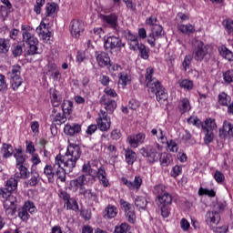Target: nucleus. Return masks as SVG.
Wrapping results in <instances>:
<instances>
[{
    "mask_svg": "<svg viewBox=\"0 0 233 233\" xmlns=\"http://www.w3.org/2000/svg\"><path fill=\"white\" fill-rule=\"evenodd\" d=\"M81 157V148L77 145H70L67 147V151L65 156L57 155L55 158L60 165H64V168L67 172H72L76 168L77 160Z\"/></svg>",
    "mask_w": 233,
    "mask_h": 233,
    "instance_id": "obj_1",
    "label": "nucleus"
},
{
    "mask_svg": "<svg viewBox=\"0 0 233 233\" xmlns=\"http://www.w3.org/2000/svg\"><path fill=\"white\" fill-rule=\"evenodd\" d=\"M152 76H154V68L147 67L146 72V81L148 92L149 94L156 96L158 103H164V101L168 99V94L167 93V90H165V87L161 86V83L158 82L157 79L152 78Z\"/></svg>",
    "mask_w": 233,
    "mask_h": 233,
    "instance_id": "obj_2",
    "label": "nucleus"
},
{
    "mask_svg": "<svg viewBox=\"0 0 233 233\" xmlns=\"http://www.w3.org/2000/svg\"><path fill=\"white\" fill-rule=\"evenodd\" d=\"M161 150H163V146L155 144L154 146L141 148L140 154L143 157H146L148 163H156L160 157Z\"/></svg>",
    "mask_w": 233,
    "mask_h": 233,
    "instance_id": "obj_3",
    "label": "nucleus"
},
{
    "mask_svg": "<svg viewBox=\"0 0 233 233\" xmlns=\"http://www.w3.org/2000/svg\"><path fill=\"white\" fill-rule=\"evenodd\" d=\"M210 51H208V46H205L203 42L201 41H197L196 42V47L193 51V59L195 61H206L208 62L210 61Z\"/></svg>",
    "mask_w": 233,
    "mask_h": 233,
    "instance_id": "obj_4",
    "label": "nucleus"
},
{
    "mask_svg": "<svg viewBox=\"0 0 233 233\" xmlns=\"http://www.w3.org/2000/svg\"><path fill=\"white\" fill-rule=\"evenodd\" d=\"M23 41L28 45L25 56H35V54H37V45H39V40H37L30 31L23 30Z\"/></svg>",
    "mask_w": 233,
    "mask_h": 233,
    "instance_id": "obj_5",
    "label": "nucleus"
},
{
    "mask_svg": "<svg viewBox=\"0 0 233 233\" xmlns=\"http://www.w3.org/2000/svg\"><path fill=\"white\" fill-rule=\"evenodd\" d=\"M94 177H88L85 176H79L76 179L72 180L70 185L71 187H75L76 188H79V195L84 196V198L86 196L87 192L90 189H86L85 187V185H88V183H94Z\"/></svg>",
    "mask_w": 233,
    "mask_h": 233,
    "instance_id": "obj_6",
    "label": "nucleus"
},
{
    "mask_svg": "<svg viewBox=\"0 0 233 233\" xmlns=\"http://www.w3.org/2000/svg\"><path fill=\"white\" fill-rule=\"evenodd\" d=\"M59 198L65 201L64 208H66V210H74V212L79 210L77 201L75 200V198H70V194L66 191H60Z\"/></svg>",
    "mask_w": 233,
    "mask_h": 233,
    "instance_id": "obj_7",
    "label": "nucleus"
},
{
    "mask_svg": "<svg viewBox=\"0 0 233 233\" xmlns=\"http://www.w3.org/2000/svg\"><path fill=\"white\" fill-rule=\"evenodd\" d=\"M96 123L101 132H107V130H110V125H112L110 117H108V113L103 110H100V112L98 113V118L96 119Z\"/></svg>",
    "mask_w": 233,
    "mask_h": 233,
    "instance_id": "obj_8",
    "label": "nucleus"
},
{
    "mask_svg": "<svg viewBox=\"0 0 233 233\" xmlns=\"http://www.w3.org/2000/svg\"><path fill=\"white\" fill-rule=\"evenodd\" d=\"M37 208H35V205H34V202L27 201L25 203L24 207L20 208L18 209V218L22 219V221H28V218H30V214H34Z\"/></svg>",
    "mask_w": 233,
    "mask_h": 233,
    "instance_id": "obj_9",
    "label": "nucleus"
},
{
    "mask_svg": "<svg viewBox=\"0 0 233 233\" xmlns=\"http://www.w3.org/2000/svg\"><path fill=\"white\" fill-rule=\"evenodd\" d=\"M9 76L11 77V86L13 90H17L20 85L23 84V79H21V66H13L11 72H9Z\"/></svg>",
    "mask_w": 233,
    "mask_h": 233,
    "instance_id": "obj_10",
    "label": "nucleus"
},
{
    "mask_svg": "<svg viewBox=\"0 0 233 233\" xmlns=\"http://www.w3.org/2000/svg\"><path fill=\"white\" fill-rule=\"evenodd\" d=\"M205 218L207 225H208L212 230H215L214 228H216L221 221V216L218 211H208Z\"/></svg>",
    "mask_w": 233,
    "mask_h": 233,
    "instance_id": "obj_11",
    "label": "nucleus"
},
{
    "mask_svg": "<svg viewBox=\"0 0 233 233\" xmlns=\"http://www.w3.org/2000/svg\"><path fill=\"white\" fill-rule=\"evenodd\" d=\"M150 30L151 33L148 35L147 43L150 44V46H156V39L163 37L165 32L163 31V26L160 25L150 27Z\"/></svg>",
    "mask_w": 233,
    "mask_h": 233,
    "instance_id": "obj_12",
    "label": "nucleus"
},
{
    "mask_svg": "<svg viewBox=\"0 0 233 233\" xmlns=\"http://www.w3.org/2000/svg\"><path fill=\"white\" fill-rule=\"evenodd\" d=\"M14 190H17V179L10 178L7 180L5 187L0 189V196L5 199H8V196H12Z\"/></svg>",
    "mask_w": 233,
    "mask_h": 233,
    "instance_id": "obj_13",
    "label": "nucleus"
},
{
    "mask_svg": "<svg viewBox=\"0 0 233 233\" xmlns=\"http://www.w3.org/2000/svg\"><path fill=\"white\" fill-rule=\"evenodd\" d=\"M120 205L125 211V216L129 223H134L136 221V212L134 211V206L132 204L120 200Z\"/></svg>",
    "mask_w": 233,
    "mask_h": 233,
    "instance_id": "obj_14",
    "label": "nucleus"
},
{
    "mask_svg": "<svg viewBox=\"0 0 233 233\" xmlns=\"http://www.w3.org/2000/svg\"><path fill=\"white\" fill-rule=\"evenodd\" d=\"M100 19L103 21L104 25L109 26L113 30H117L119 24L117 22V15L110 14V15H100Z\"/></svg>",
    "mask_w": 233,
    "mask_h": 233,
    "instance_id": "obj_15",
    "label": "nucleus"
},
{
    "mask_svg": "<svg viewBox=\"0 0 233 233\" xmlns=\"http://www.w3.org/2000/svg\"><path fill=\"white\" fill-rule=\"evenodd\" d=\"M100 105H103L106 114H114V110L117 108L116 100L111 99L108 96H103L100 98Z\"/></svg>",
    "mask_w": 233,
    "mask_h": 233,
    "instance_id": "obj_16",
    "label": "nucleus"
},
{
    "mask_svg": "<svg viewBox=\"0 0 233 233\" xmlns=\"http://www.w3.org/2000/svg\"><path fill=\"white\" fill-rule=\"evenodd\" d=\"M125 46V43L116 36H109L105 41L104 47L106 50H112L114 48H121Z\"/></svg>",
    "mask_w": 233,
    "mask_h": 233,
    "instance_id": "obj_17",
    "label": "nucleus"
},
{
    "mask_svg": "<svg viewBox=\"0 0 233 233\" xmlns=\"http://www.w3.org/2000/svg\"><path fill=\"white\" fill-rule=\"evenodd\" d=\"M15 201L16 198L14 195H8L7 198L4 200V208L7 216H14L15 214Z\"/></svg>",
    "mask_w": 233,
    "mask_h": 233,
    "instance_id": "obj_18",
    "label": "nucleus"
},
{
    "mask_svg": "<svg viewBox=\"0 0 233 233\" xmlns=\"http://www.w3.org/2000/svg\"><path fill=\"white\" fill-rule=\"evenodd\" d=\"M145 137L146 136L144 133H138L137 135L127 137V141L132 148H137L139 145H143V143H145Z\"/></svg>",
    "mask_w": 233,
    "mask_h": 233,
    "instance_id": "obj_19",
    "label": "nucleus"
},
{
    "mask_svg": "<svg viewBox=\"0 0 233 233\" xmlns=\"http://www.w3.org/2000/svg\"><path fill=\"white\" fill-rule=\"evenodd\" d=\"M69 27L73 37H79V35H81V32L85 30V25L79 20H73Z\"/></svg>",
    "mask_w": 233,
    "mask_h": 233,
    "instance_id": "obj_20",
    "label": "nucleus"
},
{
    "mask_svg": "<svg viewBox=\"0 0 233 233\" xmlns=\"http://www.w3.org/2000/svg\"><path fill=\"white\" fill-rule=\"evenodd\" d=\"M122 35L127 39L129 42L130 50H137V46L139 43L137 42V36L132 34L129 30H126L122 32Z\"/></svg>",
    "mask_w": 233,
    "mask_h": 233,
    "instance_id": "obj_21",
    "label": "nucleus"
},
{
    "mask_svg": "<svg viewBox=\"0 0 233 233\" xmlns=\"http://www.w3.org/2000/svg\"><path fill=\"white\" fill-rule=\"evenodd\" d=\"M54 170L55 176L57 177V179L62 183H65V181H66V172H68L66 168L61 167V165L55 160Z\"/></svg>",
    "mask_w": 233,
    "mask_h": 233,
    "instance_id": "obj_22",
    "label": "nucleus"
},
{
    "mask_svg": "<svg viewBox=\"0 0 233 233\" xmlns=\"http://www.w3.org/2000/svg\"><path fill=\"white\" fill-rule=\"evenodd\" d=\"M36 33L44 41H50V37L52 36V32L48 30V27H46V24H40L38 27H36Z\"/></svg>",
    "mask_w": 233,
    "mask_h": 233,
    "instance_id": "obj_23",
    "label": "nucleus"
},
{
    "mask_svg": "<svg viewBox=\"0 0 233 233\" xmlns=\"http://www.w3.org/2000/svg\"><path fill=\"white\" fill-rule=\"evenodd\" d=\"M169 205H172V195L164 193L157 196V207H169Z\"/></svg>",
    "mask_w": 233,
    "mask_h": 233,
    "instance_id": "obj_24",
    "label": "nucleus"
},
{
    "mask_svg": "<svg viewBox=\"0 0 233 233\" xmlns=\"http://www.w3.org/2000/svg\"><path fill=\"white\" fill-rule=\"evenodd\" d=\"M95 177H97L102 186L108 187L109 183L108 178H106V170L105 169V167L101 166L98 167Z\"/></svg>",
    "mask_w": 233,
    "mask_h": 233,
    "instance_id": "obj_25",
    "label": "nucleus"
},
{
    "mask_svg": "<svg viewBox=\"0 0 233 233\" xmlns=\"http://www.w3.org/2000/svg\"><path fill=\"white\" fill-rule=\"evenodd\" d=\"M96 61L102 68L110 65V56L105 52L96 53Z\"/></svg>",
    "mask_w": 233,
    "mask_h": 233,
    "instance_id": "obj_26",
    "label": "nucleus"
},
{
    "mask_svg": "<svg viewBox=\"0 0 233 233\" xmlns=\"http://www.w3.org/2000/svg\"><path fill=\"white\" fill-rule=\"evenodd\" d=\"M64 132L66 136H76V134H79L81 132V125L74 124V125H66L64 127Z\"/></svg>",
    "mask_w": 233,
    "mask_h": 233,
    "instance_id": "obj_27",
    "label": "nucleus"
},
{
    "mask_svg": "<svg viewBox=\"0 0 233 233\" xmlns=\"http://www.w3.org/2000/svg\"><path fill=\"white\" fill-rule=\"evenodd\" d=\"M44 176L47 177L48 183H54V177H56V169H54V166L46 165L44 167Z\"/></svg>",
    "mask_w": 233,
    "mask_h": 233,
    "instance_id": "obj_28",
    "label": "nucleus"
},
{
    "mask_svg": "<svg viewBox=\"0 0 233 233\" xmlns=\"http://www.w3.org/2000/svg\"><path fill=\"white\" fill-rule=\"evenodd\" d=\"M125 157L127 165H134L137 159V155L132 149H125Z\"/></svg>",
    "mask_w": 233,
    "mask_h": 233,
    "instance_id": "obj_29",
    "label": "nucleus"
},
{
    "mask_svg": "<svg viewBox=\"0 0 233 233\" xmlns=\"http://www.w3.org/2000/svg\"><path fill=\"white\" fill-rule=\"evenodd\" d=\"M117 216V208L112 205H108L104 211V218H108V219H112Z\"/></svg>",
    "mask_w": 233,
    "mask_h": 233,
    "instance_id": "obj_30",
    "label": "nucleus"
},
{
    "mask_svg": "<svg viewBox=\"0 0 233 233\" xmlns=\"http://www.w3.org/2000/svg\"><path fill=\"white\" fill-rule=\"evenodd\" d=\"M202 127V130H204V132H212V130H214V128H216V120L212 119V118H208L205 121V125H201Z\"/></svg>",
    "mask_w": 233,
    "mask_h": 233,
    "instance_id": "obj_31",
    "label": "nucleus"
},
{
    "mask_svg": "<svg viewBox=\"0 0 233 233\" xmlns=\"http://www.w3.org/2000/svg\"><path fill=\"white\" fill-rule=\"evenodd\" d=\"M10 40L6 38H0V54H8L10 50Z\"/></svg>",
    "mask_w": 233,
    "mask_h": 233,
    "instance_id": "obj_32",
    "label": "nucleus"
},
{
    "mask_svg": "<svg viewBox=\"0 0 233 233\" xmlns=\"http://www.w3.org/2000/svg\"><path fill=\"white\" fill-rule=\"evenodd\" d=\"M82 172H84L85 175L81 176L87 177L89 178L93 177V181H96V176H94V170L92 169L90 164H84L82 167Z\"/></svg>",
    "mask_w": 233,
    "mask_h": 233,
    "instance_id": "obj_33",
    "label": "nucleus"
},
{
    "mask_svg": "<svg viewBox=\"0 0 233 233\" xmlns=\"http://www.w3.org/2000/svg\"><path fill=\"white\" fill-rule=\"evenodd\" d=\"M218 104L221 105V106H228L230 104L231 98L230 96L227 95V93L222 92L218 95Z\"/></svg>",
    "mask_w": 233,
    "mask_h": 233,
    "instance_id": "obj_34",
    "label": "nucleus"
},
{
    "mask_svg": "<svg viewBox=\"0 0 233 233\" xmlns=\"http://www.w3.org/2000/svg\"><path fill=\"white\" fill-rule=\"evenodd\" d=\"M50 96H51V103L53 106L55 107L59 106V105H61V97H59L56 89L50 90Z\"/></svg>",
    "mask_w": 233,
    "mask_h": 233,
    "instance_id": "obj_35",
    "label": "nucleus"
},
{
    "mask_svg": "<svg viewBox=\"0 0 233 233\" xmlns=\"http://www.w3.org/2000/svg\"><path fill=\"white\" fill-rule=\"evenodd\" d=\"M179 32L182 34H194L196 32V29L194 28V25L188 24V25H179L177 26Z\"/></svg>",
    "mask_w": 233,
    "mask_h": 233,
    "instance_id": "obj_36",
    "label": "nucleus"
},
{
    "mask_svg": "<svg viewBox=\"0 0 233 233\" xmlns=\"http://www.w3.org/2000/svg\"><path fill=\"white\" fill-rule=\"evenodd\" d=\"M178 108H179L181 114L189 112L191 107H190V101L188 100V98H183L179 103Z\"/></svg>",
    "mask_w": 233,
    "mask_h": 233,
    "instance_id": "obj_37",
    "label": "nucleus"
},
{
    "mask_svg": "<svg viewBox=\"0 0 233 233\" xmlns=\"http://www.w3.org/2000/svg\"><path fill=\"white\" fill-rule=\"evenodd\" d=\"M16 152L14 154V157L16 159V167H23V163H25V156L23 155V150L15 149Z\"/></svg>",
    "mask_w": 233,
    "mask_h": 233,
    "instance_id": "obj_38",
    "label": "nucleus"
},
{
    "mask_svg": "<svg viewBox=\"0 0 233 233\" xmlns=\"http://www.w3.org/2000/svg\"><path fill=\"white\" fill-rule=\"evenodd\" d=\"M56 12H57V4L51 3V4L46 5V17H50V16L54 15V14H56Z\"/></svg>",
    "mask_w": 233,
    "mask_h": 233,
    "instance_id": "obj_39",
    "label": "nucleus"
},
{
    "mask_svg": "<svg viewBox=\"0 0 233 233\" xmlns=\"http://www.w3.org/2000/svg\"><path fill=\"white\" fill-rule=\"evenodd\" d=\"M2 154L4 157H10L14 154V147L10 144H4L2 147Z\"/></svg>",
    "mask_w": 233,
    "mask_h": 233,
    "instance_id": "obj_40",
    "label": "nucleus"
},
{
    "mask_svg": "<svg viewBox=\"0 0 233 233\" xmlns=\"http://www.w3.org/2000/svg\"><path fill=\"white\" fill-rule=\"evenodd\" d=\"M137 49L139 51L140 54V57L142 59H148L149 56H148V49L147 48V46L143 44H138L137 46Z\"/></svg>",
    "mask_w": 233,
    "mask_h": 233,
    "instance_id": "obj_41",
    "label": "nucleus"
},
{
    "mask_svg": "<svg viewBox=\"0 0 233 233\" xmlns=\"http://www.w3.org/2000/svg\"><path fill=\"white\" fill-rule=\"evenodd\" d=\"M74 107V103L70 100H65L62 104V110L64 114H70L72 108Z\"/></svg>",
    "mask_w": 233,
    "mask_h": 233,
    "instance_id": "obj_42",
    "label": "nucleus"
},
{
    "mask_svg": "<svg viewBox=\"0 0 233 233\" xmlns=\"http://www.w3.org/2000/svg\"><path fill=\"white\" fill-rule=\"evenodd\" d=\"M54 123L56 125H63V123H66V116L65 113H58L53 118Z\"/></svg>",
    "mask_w": 233,
    "mask_h": 233,
    "instance_id": "obj_43",
    "label": "nucleus"
},
{
    "mask_svg": "<svg viewBox=\"0 0 233 233\" xmlns=\"http://www.w3.org/2000/svg\"><path fill=\"white\" fill-rule=\"evenodd\" d=\"M147 198H145L144 197H137L135 199V205L136 207H137L138 208H142L145 209V208L147 207Z\"/></svg>",
    "mask_w": 233,
    "mask_h": 233,
    "instance_id": "obj_44",
    "label": "nucleus"
},
{
    "mask_svg": "<svg viewBox=\"0 0 233 233\" xmlns=\"http://www.w3.org/2000/svg\"><path fill=\"white\" fill-rule=\"evenodd\" d=\"M223 26L227 30L228 34H233V20L232 19H226L222 22Z\"/></svg>",
    "mask_w": 233,
    "mask_h": 233,
    "instance_id": "obj_45",
    "label": "nucleus"
},
{
    "mask_svg": "<svg viewBox=\"0 0 233 233\" xmlns=\"http://www.w3.org/2000/svg\"><path fill=\"white\" fill-rule=\"evenodd\" d=\"M181 88H185L186 90H192L194 88V83L188 79H184L179 82Z\"/></svg>",
    "mask_w": 233,
    "mask_h": 233,
    "instance_id": "obj_46",
    "label": "nucleus"
},
{
    "mask_svg": "<svg viewBox=\"0 0 233 233\" xmlns=\"http://www.w3.org/2000/svg\"><path fill=\"white\" fill-rule=\"evenodd\" d=\"M12 52H13L14 57H19V56H23V46L19 44L14 45Z\"/></svg>",
    "mask_w": 233,
    "mask_h": 233,
    "instance_id": "obj_47",
    "label": "nucleus"
},
{
    "mask_svg": "<svg viewBox=\"0 0 233 233\" xmlns=\"http://www.w3.org/2000/svg\"><path fill=\"white\" fill-rule=\"evenodd\" d=\"M158 159H160L163 165H170V161H172V156L167 153H163L160 155V157Z\"/></svg>",
    "mask_w": 233,
    "mask_h": 233,
    "instance_id": "obj_48",
    "label": "nucleus"
},
{
    "mask_svg": "<svg viewBox=\"0 0 233 233\" xmlns=\"http://www.w3.org/2000/svg\"><path fill=\"white\" fill-rule=\"evenodd\" d=\"M199 196H209V198H214L216 192L214 190H208L207 188L200 187L198 190Z\"/></svg>",
    "mask_w": 233,
    "mask_h": 233,
    "instance_id": "obj_49",
    "label": "nucleus"
},
{
    "mask_svg": "<svg viewBox=\"0 0 233 233\" xmlns=\"http://www.w3.org/2000/svg\"><path fill=\"white\" fill-rule=\"evenodd\" d=\"M16 168H18L23 179H28L30 177V172H28V168L25 166H19Z\"/></svg>",
    "mask_w": 233,
    "mask_h": 233,
    "instance_id": "obj_50",
    "label": "nucleus"
},
{
    "mask_svg": "<svg viewBox=\"0 0 233 233\" xmlns=\"http://www.w3.org/2000/svg\"><path fill=\"white\" fill-rule=\"evenodd\" d=\"M206 136L204 137V142L206 145H210L212 141H214V132L212 131H204Z\"/></svg>",
    "mask_w": 233,
    "mask_h": 233,
    "instance_id": "obj_51",
    "label": "nucleus"
},
{
    "mask_svg": "<svg viewBox=\"0 0 233 233\" xmlns=\"http://www.w3.org/2000/svg\"><path fill=\"white\" fill-rule=\"evenodd\" d=\"M128 232V224L122 223L120 226L116 227L114 233H127Z\"/></svg>",
    "mask_w": 233,
    "mask_h": 233,
    "instance_id": "obj_52",
    "label": "nucleus"
},
{
    "mask_svg": "<svg viewBox=\"0 0 233 233\" xmlns=\"http://www.w3.org/2000/svg\"><path fill=\"white\" fill-rule=\"evenodd\" d=\"M192 63V56L187 55L185 56L184 61L182 62V66L184 70H187V68H190V65Z\"/></svg>",
    "mask_w": 233,
    "mask_h": 233,
    "instance_id": "obj_53",
    "label": "nucleus"
},
{
    "mask_svg": "<svg viewBox=\"0 0 233 233\" xmlns=\"http://www.w3.org/2000/svg\"><path fill=\"white\" fill-rule=\"evenodd\" d=\"M158 208L161 211L162 218H168V216H170V207H168V206H158Z\"/></svg>",
    "mask_w": 233,
    "mask_h": 233,
    "instance_id": "obj_54",
    "label": "nucleus"
},
{
    "mask_svg": "<svg viewBox=\"0 0 233 233\" xmlns=\"http://www.w3.org/2000/svg\"><path fill=\"white\" fill-rule=\"evenodd\" d=\"M129 81H130V78H128V75L125 73L120 75L119 80H118L119 85H122L123 86H127Z\"/></svg>",
    "mask_w": 233,
    "mask_h": 233,
    "instance_id": "obj_55",
    "label": "nucleus"
},
{
    "mask_svg": "<svg viewBox=\"0 0 233 233\" xmlns=\"http://www.w3.org/2000/svg\"><path fill=\"white\" fill-rule=\"evenodd\" d=\"M143 185V179L141 177H135L134 182H132V188L131 190H134L136 188L137 190L139 189V187Z\"/></svg>",
    "mask_w": 233,
    "mask_h": 233,
    "instance_id": "obj_56",
    "label": "nucleus"
},
{
    "mask_svg": "<svg viewBox=\"0 0 233 233\" xmlns=\"http://www.w3.org/2000/svg\"><path fill=\"white\" fill-rule=\"evenodd\" d=\"M32 174H33V177L28 181V185H30V187H35V185L39 183V174L38 173H32Z\"/></svg>",
    "mask_w": 233,
    "mask_h": 233,
    "instance_id": "obj_57",
    "label": "nucleus"
},
{
    "mask_svg": "<svg viewBox=\"0 0 233 233\" xmlns=\"http://www.w3.org/2000/svg\"><path fill=\"white\" fill-rule=\"evenodd\" d=\"M146 25H148L150 28H154V26L158 25H157V17L152 15L149 18L146 20Z\"/></svg>",
    "mask_w": 233,
    "mask_h": 233,
    "instance_id": "obj_58",
    "label": "nucleus"
},
{
    "mask_svg": "<svg viewBox=\"0 0 233 233\" xmlns=\"http://www.w3.org/2000/svg\"><path fill=\"white\" fill-rule=\"evenodd\" d=\"M223 77L226 83H233V70H228L224 73Z\"/></svg>",
    "mask_w": 233,
    "mask_h": 233,
    "instance_id": "obj_59",
    "label": "nucleus"
},
{
    "mask_svg": "<svg viewBox=\"0 0 233 233\" xmlns=\"http://www.w3.org/2000/svg\"><path fill=\"white\" fill-rule=\"evenodd\" d=\"M84 198L86 199H90L92 201H96V199H97V193H96L92 189H89Z\"/></svg>",
    "mask_w": 233,
    "mask_h": 233,
    "instance_id": "obj_60",
    "label": "nucleus"
},
{
    "mask_svg": "<svg viewBox=\"0 0 233 233\" xmlns=\"http://www.w3.org/2000/svg\"><path fill=\"white\" fill-rule=\"evenodd\" d=\"M188 125H194L195 127H199L201 126V120L196 116H191L187 119Z\"/></svg>",
    "mask_w": 233,
    "mask_h": 233,
    "instance_id": "obj_61",
    "label": "nucleus"
},
{
    "mask_svg": "<svg viewBox=\"0 0 233 233\" xmlns=\"http://www.w3.org/2000/svg\"><path fill=\"white\" fill-rule=\"evenodd\" d=\"M214 177L217 183H223V181H225V175H223V173L220 171H216Z\"/></svg>",
    "mask_w": 233,
    "mask_h": 233,
    "instance_id": "obj_62",
    "label": "nucleus"
},
{
    "mask_svg": "<svg viewBox=\"0 0 233 233\" xmlns=\"http://www.w3.org/2000/svg\"><path fill=\"white\" fill-rule=\"evenodd\" d=\"M5 79V76L0 75V92H5L7 88L6 81Z\"/></svg>",
    "mask_w": 233,
    "mask_h": 233,
    "instance_id": "obj_63",
    "label": "nucleus"
},
{
    "mask_svg": "<svg viewBox=\"0 0 233 233\" xmlns=\"http://www.w3.org/2000/svg\"><path fill=\"white\" fill-rule=\"evenodd\" d=\"M167 148L170 152H177V144L176 141L171 140L167 143Z\"/></svg>",
    "mask_w": 233,
    "mask_h": 233,
    "instance_id": "obj_64",
    "label": "nucleus"
}]
</instances>
